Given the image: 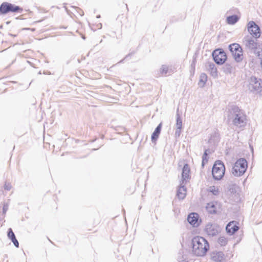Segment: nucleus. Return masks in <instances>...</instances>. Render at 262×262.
<instances>
[{
	"instance_id": "f257e3e1",
	"label": "nucleus",
	"mask_w": 262,
	"mask_h": 262,
	"mask_svg": "<svg viewBox=\"0 0 262 262\" xmlns=\"http://www.w3.org/2000/svg\"><path fill=\"white\" fill-rule=\"evenodd\" d=\"M227 117L228 121L231 122L237 128L243 129L247 124L246 115L236 106H232L228 109Z\"/></svg>"
},
{
	"instance_id": "f03ea898",
	"label": "nucleus",
	"mask_w": 262,
	"mask_h": 262,
	"mask_svg": "<svg viewBox=\"0 0 262 262\" xmlns=\"http://www.w3.org/2000/svg\"><path fill=\"white\" fill-rule=\"evenodd\" d=\"M192 252L198 256H204L209 248V245L204 237L197 236L192 239Z\"/></svg>"
},
{
	"instance_id": "7ed1b4c3",
	"label": "nucleus",
	"mask_w": 262,
	"mask_h": 262,
	"mask_svg": "<svg viewBox=\"0 0 262 262\" xmlns=\"http://www.w3.org/2000/svg\"><path fill=\"white\" fill-rule=\"evenodd\" d=\"M248 164L246 160L244 158L238 159L232 168V173L235 177H241L243 176L247 170Z\"/></svg>"
},
{
	"instance_id": "20e7f679",
	"label": "nucleus",
	"mask_w": 262,
	"mask_h": 262,
	"mask_svg": "<svg viewBox=\"0 0 262 262\" xmlns=\"http://www.w3.org/2000/svg\"><path fill=\"white\" fill-rule=\"evenodd\" d=\"M225 167L224 163L221 161H216L214 164L212 174L213 178L215 180H221L225 174Z\"/></svg>"
},
{
	"instance_id": "39448f33",
	"label": "nucleus",
	"mask_w": 262,
	"mask_h": 262,
	"mask_svg": "<svg viewBox=\"0 0 262 262\" xmlns=\"http://www.w3.org/2000/svg\"><path fill=\"white\" fill-rule=\"evenodd\" d=\"M229 49L236 62H239L243 60V49L239 44L232 43L229 46Z\"/></svg>"
},
{
	"instance_id": "423d86ee",
	"label": "nucleus",
	"mask_w": 262,
	"mask_h": 262,
	"mask_svg": "<svg viewBox=\"0 0 262 262\" xmlns=\"http://www.w3.org/2000/svg\"><path fill=\"white\" fill-rule=\"evenodd\" d=\"M23 9L18 6L4 2L0 6V13L6 14L11 12H21Z\"/></svg>"
},
{
	"instance_id": "0eeeda50",
	"label": "nucleus",
	"mask_w": 262,
	"mask_h": 262,
	"mask_svg": "<svg viewBox=\"0 0 262 262\" xmlns=\"http://www.w3.org/2000/svg\"><path fill=\"white\" fill-rule=\"evenodd\" d=\"M249 90L254 93H259L262 91L260 80L255 77H251L249 79Z\"/></svg>"
},
{
	"instance_id": "6e6552de",
	"label": "nucleus",
	"mask_w": 262,
	"mask_h": 262,
	"mask_svg": "<svg viewBox=\"0 0 262 262\" xmlns=\"http://www.w3.org/2000/svg\"><path fill=\"white\" fill-rule=\"evenodd\" d=\"M257 38L254 39L250 36H246L243 40V42L247 49L255 52L257 49L258 45Z\"/></svg>"
},
{
	"instance_id": "1a4fd4ad",
	"label": "nucleus",
	"mask_w": 262,
	"mask_h": 262,
	"mask_svg": "<svg viewBox=\"0 0 262 262\" xmlns=\"http://www.w3.org/2000/svg\"><path fill=\"white\" fill-rule=\"evenodd\" d=\"M212 56L214 61L218 64H223L227 59L226 53L220 49L215 50Z\"/></svg>"
},
{
	"instance_id": "9d476101",
	"label": "nucleus",
	"mask_w": 262,
	"mask_h": 262,
	"mask_svg": "<svg viewBox=\"0 0 262 262\" xmlns=\"http://www.w3.org/2000/svg\"><path fill=\"white\" fill-rule=\"evenodd\" d=\"M204 231L209 236H214L220 232V227L215 224L208 223L206 225Z\"/></svg>"
},
{
	"instance_id": "9b49d317",
	"label": "nucleus",
	"mask_w": 262,
	"mask_h": 262,
	"mask_svg": "<svg viewBox=\"0 0 262 262\" xmlns=\"http://www.w3.org/2000/svg\"><path fill=\"white\" fill-rule=\"evenodd\" d=\"M248 31L255 38H258L260 35L259 27L253 21L248 24Z\"/></svg>"
},
{
	"instance_id": "f8f14e48",
	"label": "nucleus",
	"mask_w": 262,
	"mask_h": 262,
	"mask_svg": "<svg viewBox=\"0 0 262 262\" xmlns=\"http://www.w3.org/2000/svg\"><path fill=\"white\" fill-rule=\"evenodd\" d=\"M190 173V168L187 164H185L182 169V180L180 183L186 184V183L190 179L189 175Z\"/></svg>"
},
{
	"instance_id": "ddd939ff",
	"label": "nucleus",
	"mask_w": 262,
	"mask_h": 262,
	"mask_svg": "<svg viewBox=\"0 0 262 262\" xmlns=\"http://www.w3.org/2000/svg\"><path fill=\"white\" fill-rule=\"evenodd\" d=\"M238 229L239 227L237 226L236 222L234 221L229 223L226 227L227 232L230 235L233 234Z\"/></svg>"
},
{
	"instance_id": "4468645a",
	"label": "nucleus",
	"mask_w": 262,
	"mask_h": 262,
	"mask_svg": "<svg viewBox=\"0 0 262 262\" xmlns=\"http://www.w3.org/2000/svg\"><path fill=\"white\" fill-rule=\"evenodd\" d=\"M211 259L215 262H221L225 259V255L222 252L214 251L211 254Z\"/></svg>"
},
{
	"instance_id": "2eb2a0df",
	"label": "nucleus",
	"mask_w": 262,
	"mask_h": 262,
	"mask_svg": "<svg viewBox=\"0 0 262 262\" xmlns=\"http://www.w3.org/2000/svg\"><path fill=\"white\" fill-rule=\"evenodd\" d=\"M199 215L196 213H191L189 214L187 217L188 222L194 227H197L199 224L198 223Z\"/></svg>"
},
{
	"instance_id": "dca6fc26",
	"label": "nucleus",
	"mask_w": 262,
	"mask_h": 262,
	"mask_svg": "<svg viewBox=\"0 0 262 262\" xmlns=\"http://www.w3.org/2000/svg\"><path fill=\"white\" fill-rule=\"evenodd\" d=\"M186 184L180 183V187L178 190L177 195L180 199H184L186 195V188L185 186Z\"/></svg>"
},
{
	"instance_id": "f3484780",
	"label": "nucleus",
	"mask_w": 262,
	"mask_h": 262,
	"mask_svg": "<svg viewBox=\"0 0 262 262\" xmlns=\"http://www.w3.org/2000/svg\"><path fill=\"white\" fill-rule=\"evenodd\" d=\"M206 208L210 213H215L217 208L216 203L210 202L208 203L206 205Z\"/></svg>"
},
{
	"instance_id": "a211bd4d",
	"label": "nucleus",
	"mask_w": 262,
	"mask_h": 262,
	"mask_svg": "<svg viewBox=\"0 0 262 262\" xmlns=\"http://www.w3.org/2000/svg\"><path fill=\"white\" fill-rule=\"evenodd\" d=\"M161 126L162 124L160 123L152 133L151 135V140L152 142H155L158 139L161 130Z\"/></svg>"
},
{
	"instance_id": "6ab92c4d",
	"label": "nucleus",
	"mask_w": 262,
	"mask_h": 262,
	"mask_svg": "<svg viewBox=\"0 0 262 262\" xmlns=\"http://www.w3.org/2000/svg\"><path fill=\"white\" fill-rule=\"evenodd\" d=\"M207 80V76L205 73H202L200 76V79L198 85L201 88H203Z\"/></svg>"
},
{
	"instance_id": "aec40b11",
	"label": "nucleus",
	"mask_w": 262,
	"mask_h": 262,
	"mask_svg": "<svg viewBox=\"0 0 262 262\" xmlns=\"http://www.w3.org/2000/svg\"><path fill=\"white\" fill-rule=\"evenodd\" d=\"M207 191L211 193L212 194L217 196L220 194L219 188L215 186H211L207 188Z\"/></svg>"
},
{
	"instance_id": "412c9836",
	"label": "nucleus",
	"mask_w": 262,
	"mask_h": 262,
	"mask_svg": "<svg viewBox=\"0 0 262 262\" xmlns=\"http://www.w3.org/2000/svg\"><path fill=\"white\" fill-rule=\"evenodd\" d=\"M238 20V17L235 15L230 16L227 17V21L228 24L234 25Z\"/></svg>"
},
{
	"instance_id": "4be33fe9",
	"label": "nucleus",
	"mask_w": 262,
	"mask_h": 262,
	"mask_svg": "<svg viewBox=\"0 0 262 262\" xmlns=\"http://www.w3.org/2000/svg\"><path fill=\"white\" fill-rule=\"evenodd\" d=\"M160 73L163 75L170 74L168 67L167 66L163 65L160 70Z\"/></svg>"
},
{
	"instance_id": "5701e85b",
	"label": "nucleus",
	"mask_w": 262,
	"mask_h": 262,
	"mask_svg": "<svg viewBox=\"0 0 262 262\" xmlns=\"http://www.w3.org/2000/svg\"><path fill=\"white\" fill-rule=\"evenodd\" d=\"M177 122L176 124V128L178 129H182V120L181 118L180 115L177 113Z\"/></svg>"
},
{
	"instance_id": "b1692460",
	"label": "nucleus",
	"mask_w": 262,
	"mask_h": 262,
	"mask_svg": "<svg viewBox=\"0 0 262 262\" xmlns=\"http://www.w3.org/2000/svg\"><path fill=\"white\" fill-rule=\"evenodd\" d=\"M219 243L222 246H225L226 245L227 241L226 238L224 236H221L218 239Z\"/></svg>"
},
{
	"instance_id": "393cba45",
	"label": "nucleus",
	"mask_w": 262,
	"mask_h": 262,
	"mask_svg": "<svg viewBox=\"0 0 262 262\" xmlns=\"http://www.w3.org/2000/svg\"><path fill=\"white\" fill-rule=\"evenodd\" d=\"M210 67L211 69V73L212 75L213 76H216L217 75V69L216 68L214 67V64H210Z\"/></svg>"
},
{
	"instance_id": "a878e982",
	"label": "nucleus",
	"mask_w": 262,
	"mask_h": 262,
	"mask_svg": "<svg viewBox=\"0 0 262 262\" xmlns=\"http://www.w3.org/2000/svg\"><path fill=\"white\" fill-rule=\"evenodd\" d=\"M8 236L10 239L15 237V234L11 228H9L8 230Z\"/></svg>"
},
{
	"instance_id": "bb28decb",
	"label": "nucleus",
	"mask_w": 262,
	"mask_h": 262,
	"mask_svg": "<svg viewBox=\"0 0 262 262\" xmlns=\"http://www.w3.org/2000/svg\"><path fill=\"white\" fill-rule=\"evenodd\" d=\"M9 205L8 203H4L3 208V214H5L7 212V211L8 209Z\"/></svg>"
},
{
	"instance_id": "cd10ccee",
	"label": "nucleus",
	"mask_w": 262,
	"mask_h": 262,
	"mask_svg": "<svg viewBox=\"0 0 262 262\" xmlns=\"http://www.w3.org/2000/svg\"><path fill=\"white\" fill-rule=\"evenodd\" d=\"M11 185L10 183H6L4 185V188L6 190H10L11 189Z\"/></svg>"
},
{
	"instance_id": "c85d7f7f",
	"label": "nucleus",
	"mask_w": 262,
	"mask_h": 262,
	"mask_svg": "<svg viewBox=\"0 0 262 262\" xmlns=\"http://www.w3.org/2000/svg\"><path fill=\"white\" fill-rule=\"evenodd\" d=\"M11 240L12 241V242H13V244L15 247H18L19 243L17 240L16 239V237L12 238Z\"/></svg>"
},
{
	"instance_id": "c756f323",
	"label": "nucleus",
	"mask_w": 262,
	"mask_h": 262,
	"mask_svg": "<svg viewBox=\"0 0 262 262\" xmlns=\"http://www.w3.org/2000/svg\"><path fill=\"white\" fill-rule=\"evenodd\" d=\"M181 133V129H178L176 128V132H175V136L176 137H180Z\"/></svg>"
},
{
	"instance_id": "7c9ffc66",
	"label": "nucleus",
	"mask_w": 262,
	"mask_h": 262,
	"mask_svg": "<svg viewBox=\"0 0 262 262\" xmlns=\"http://www.w3.org/2000/svg\"><path fill=\"white\" fill-rule=\"evenodd\" d=\"M207 155V150H205L204 152V155L203 156L202 165H204V163L205 160L207 161L206 158V157Z\"/></svg>"
},
{
	"instance_id": "2f4dec72",
	"label": "nucleus",
	"mask_w": 262,
	"mask_h": 262,
	"mask_svg": "<svg viewBox=\"0 0 262 262\" xmlns=\"http://www.w3.org/2000/svg\"><path fill=\"white\" fill-rule=\"evenodd\" d=\"M179 262H188L185 259L182 258L179 259Z\"/></svg>"
}]
</instances>
